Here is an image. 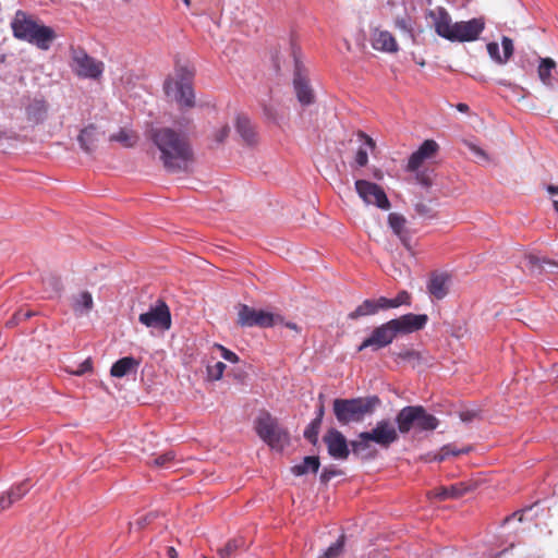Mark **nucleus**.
Wrapping results in <instances>:
<instances>
[{
  "label": "nucleus",
  "instance_id": "1",
  "mask_svg": "<svg viewBox=\"0 0 558 558\" xmlns=\"http://www.w3.org/2000/svg\"><path fill=\"white\" fill-rule=\"evenodd\" d=\"M149 137L158 148L159 159L170 173L190 172L195 161L186 134L171 128L151 129Z\"/></svg>",
  "mask_w": 558,
  "mask_h": 558
},
{
  "label": "nucleus",
  "instance_id": "2",
  "mask_svg": "<svg viewBox=\"0 0 558 558\" xmlns=\"http://www.w3.org/2000/svg\"><path fill=\"white\" fill-rule=\"evenodd\" d=\"M427 322L428 316L426 314L409 313L392 318L375 327L371 335L359 345L357 351L361 352L367 348L378 351L391 344L399 335H409L422 330Z\"/></svg>",
  "mask_w": 558,
  "mask_h": 558
},
{
  "label": "nucleus",
  "instance_id": "3",
  "mask_svg": "<svg viewBox=\"0 0 558 558\" xmlns=\"http://www.w3.org/2000/svg\"><path fill=\"white\" fill-rule=\"evenodd\" d=\"M380 404L377 396L360 397L352 399H335L332 410L337 421L341 425H348L352 422H361L366 415L372 414Z\"/></svg>",
  "mask_w": 558,
  "mask_h": 558
},
{
  "label": "nucleus",
  "instance_id": "4",
  "mask_svg": "<svg viewBox=\"0 0 558 558\" xmlns=\"http://www.w3.org/2000/svg\"><path fill=\"white\" fill-rule=\"evenodd\" d=\"M396 423L401 434H408L411 429L432 432L438 427L439 421L422 405H408L398 412Z\"/></svg>",
  "mask_w": 558,
  "mask_h": 558
},
{
  "label": "nucleus",
  "instance_id": "5",
  "mask_svg": "<svg viewBox=\"0 0 558 558\" xmlns=\"http://www.w3.org/2000/svg\"><path fill=\"white\" fill-rule=\"evenodd\" d=\"M193 72L187 68L177 69V80L167 78L163 89L167 96H173L174 100L181 108H193L195 105V96L192 87Z\"/></svg>",
  "mask_w": 558,
  "mask_h": 558
},
{
  "label": "nucleus",
  "instance_id": "6",
  "mask_svg": "<svg viewBox=\"0 0 558 558\" xmlns=\"http://www.w3.org/2000/svg\"><path fill=\"white\" fill-rule=\"evenodd\" d=\"M255 429L257 435L271 448L282 449L289 441L288 433L281 428L275 417L268 412H263L256 418Z\"/></svg>",
  "mask_w": 558,
  "mask_h": 558
},
{
  "label": "nucleus",
  "instance_id": "7",
  "mask_svg": "<svg viewBox=\"0 0 558 558\" xmlns=\"http://www.w3.org/2000/svg\"><path fill=\"white\" fill-rule=\"evenodd\" d=\"M71 68L82 78L98 80L101 77L105 65L87 54L82 48L71 49Z\"/></svg>",
  "mask_w": 558,
  "mask_h": 558
},
{
  "label": "nucleus",
  "instance_id": "8",
  "mask_svg": "<svg viewBox=\"0 0 558 558\" xmlns=\"http://www.w3.org/2000/svg\"><path fill=\"white\" fill-rule=\"evenodd\" d=\"M355 190L365 204L375 205L384 210L390 208V202L383 187L378 184L366 180H356Z\"/></svg>",
  "mask_w": 558,
  "mask_h": 558
},
{
  "label": "nucleus",
  "instance_id": "9",
  "mask_svg": "<svg viewBox=\"0 0 558 558\" xmlns=\"http://www.w3.org/2000/svg\"><path fill=\"white\" fill-rule=\"evenodd\" d=\"M141 324L146 327L169 330L171 328V313L167 303L158 300L156 305L138 317Z\"/></svg>",
  "mask_w": 558,
  "mask_h": 558
},
{
  "label": "nucleus",
  "instance_id": "10",
  "mask_svg": "<svg viewBox=\"0 0 558 558\" xmlns=\"http://www.w3.org/2000/svg\"><path fill=\"white\" fill-rule=\"evenodd\" d=\"M484 27L483 19L475 17L469 21L457 22L452 26L448 40L460 43L476 40L484 31Z\"/></svg>",
  "mask_w": 558,
  "mask_h": 558
},
{
  "label": "nucleus",
  "instance_id": "11",
  "mask_svg": "<svg viewBox=\"0 0 558 558\" xmlns=\"http://www.w3.org/2000/svg\"><path fill=\"white\" fill-rule=\"evenodd\" d=\"M238 324L242 327H271L274 326V315L263 310L256 311L246 304H240L238 311Z\"/></svg>",
  "mask_w": 558,
  "mask_h": 558
},
{
  "label": "nucleus",
  "instance_id": "12",
  "mask_svg": "<svg viewBox=\"0 0 558 558\" xmlns=\"http://www.w3.org/2000/svg\"><path fill=\"white\" fill-rule=\"evenodd\" d=\"M398 429L389 420L378 421L374 428L364 432L365 437L373 439L375 444L384 449H388L399 439Z\"/></svg>",
  "mask_w": 558,
  "mask_h": 558
},
{
  "label": "nucleus",
  "instance_id": "13",
  "mask_svg": "<svg viewBox=\"0 0 558 558\" xmlns=\"http://www.w3.org/2000/svg\"><path fill=\"white\" fill-rule=\"evenodd\" d=\"M328 453L336 460H347L350 454L349 444L343 434L335 428L329 429L323 438Z\"/></svg>",
  "mask_w": 558,
  "mask_h": 558
},
{
  "label": "nucleus",
  "instance_id": "14",
  "mask_svg": "<svg viewBox=\"0 0 558 558\" xmlns=\"http://www.w3.org/2000/svg\"><path fill=\"white\" fill-rule=\"evenodd\" d=\"M439 151V145L434 140H425L409 158L407 171L415 172L426 161L434 158Z\"/></svg>",
  "mask_w": 558,
  "mask_h": 558
},
{
  "label": "nucleus",
  "instance_id": "15",
  "mask_svg": "<svg viewBox=\"0 0 558 558\" xmlns=\"http://www.w3.org/2000/svg\"><path fill=\"white\" fill-rule=\"evenodd\" d=\"M371 45L374 50L385 53H397L399 51V45L392 33L380 27L371 31Z\"/></svg>",
  "mask_w": 558,
  "mask_h": 558
},
{
  "label": "nucleus",
  "instance_id": "16",
  "mask_svg": "<svg viewBox=\"0 0 558 558\" xmlns=\"http://www.w3.org/2000/svg\"><path fill=\"white\" fill-rule=\"evenodd\" d=\"M56 38L57 34L52 27L37 22L24 41L35 45L41 50H48Z\"/></svg>",
  "mask_w": 558,
  "mask_h": 558
},
{
  "label": "nucleus",
  "instance_id": "17",
  "mask_svg": "<svg viewBox=\"0 0 558 558\" xmlns=\"http://www.w3.org/2000/svg\"><path fill=\"white\" fill-rule=\"evenodd\" d=\"M433 22L435 32L442 38L448 39L454 23H452L451 16L444 7H436L429 10L427 13Z\"/></svg>",
  "mask_w": 558,
  "mask_h": 558
},
{
  "label": "nucleus",
  "instance_id": "18",
  "mask_svg": "<svg viewBox=\"0 0 558 558\" xmlns=\"http://www.w3.org/2000/svg\"><path fill=\"white\" fill-rule=\"evenodd\" d=\"M293 85L299 101L306 106L314 101V94L308 84L307 77L302 73L300 62L295 61Z\"/></svg>",
  "mask_w": 558,
  "mask_h": 558
},
{
  "label": "nucleus",
  "instance_id": "19",
  "mask_svg": "<svg viewBox=\"0 0 558 558\" xmlns=\"http://www.w3.org/2000/svg\"><path fill=\"white\" fill-rule=\"evenodd\" d=\"M36 23L37 21L34 20L31 15L24 11L19 10L11 22L13 36L20 40H25L33 31Z\"/></svg>",
  "mask_w": 558,
  "mask_h": 558
},
{
  "label": "nucleus",
  "instance_id": "20",
  "mask_svg": "<svg viewBox=\"0 0 558 558\" xmlns=\"http://www.w3.org/2000/svg\"><path fill=\"white\" fill-rule=\"evenodd\" d=\"M81 148L86 154H93L98 146L99 132L94 124H89L84 128L77 136Z\"/></svg>",
  "mask_w": 558,
  "mask_h": 558
},
{
  "label": "nucleus",
  "instance_id": "21",
  "mask_svg": "<svg viewBox=\"0 0 558 558\" xmlns=\"http://www.w3.org/2000/svg\"><path fill=\"white\" fill-rule=\"evenodd\" d=\"M380 310H386V305L381 303V296L377 300H364L354 311L349 313L348 318L355 320L360 317L377 314Z\"/></svg>",
  "mask_w": 558,
  "mask_h": 558
},
{
  "label": "nucleus",
  "instance_id": "22",
  "mask_svg": "<svg viewBox=\"0 0 558 558\" xmlns=\"http://www.w3.org/2000/svg\"><path fill=\"white\" fill-rule=\"evenodd\" d=\"M448 281L449 276L447 274H432L427 284L429 294L437 300L444 299L448 294Z\"/></svg>",
  "mask_w": 558,
  "mask_h": 558
},
{
  "label": "nucleus",
  "instance_id": "23",
  "mask_svg": "<svg viewBox=\"0 0 558 558\" xmlns=\"http://www.w3.org/2000/svg\"><path fill=\"white\" fill-rule=\"evenodd\" d=\"M364 432L357 435V438L350 442L351 450L354 456L365 459H373L376 457V450L372 449L373 439L365 437Z\"/></svg>",
  "mask_w": 558,
  "mask_h": 558
},
{
  "label": "nucleus",
  "instance_id": "24",
  "mask_svg": "<svg viewBox=\"0 0 558 558\" xmlns=\"http://www.w3.org/2000/svg\"><path fill=\"white\" fill-rule=\"evenodd\" d=\"M557 63L551 58H539V64L537 66V75L541 82L547 86H554V72H556Z\"/></svg>",
  "mask_w": 558,
  "mask_h": 558
},
{
  "label": "nucleus",
  "instance_id": "25",
  "mask_svg": "<svg viewBox=\"0 0 558 558\" xmlns=\"http://www.w3.org/2000/svg\"><path fill=\"white\" fill-rule=\"evenodd\" d=\"M388 223H389L390 228L392 229V231L395 232V234L401 240L403 245L407 248H410V243H409L410 238H409V234H408V231L405 228V225H407L405 218L400 214L391 213L388 216Z\"/></svg>",
  "mask_w": 558,
  "mask_h": 558
},
{
  "label": "nucleus",
  "instance_id": "26",
  "mask_svg": "<svg viewBox=\"0 0 558 558\" xmlns=\"http://www.w3.org/2000/svg\"><path fill=\"white\" fill-rule=\"evenodd\" d=\"M236 132L247 145L257 143V133L251 120L244 116H239L235 123Z\"/></svg>",
  "mask_w": 558,
  "mask_h": 558
},
{
  "label": "nucleus",
  "instance_id": "27",
  "mask_svg": "<svg viewBox=\"0 0 558 558\" xmlns=\"http://www.w3.org/2000/svg\"><path fill=\"white\" fill-rule=\"evenodd\" d=\"M470 486L463 482L452 484L448 487H439L435 489V497L439 500L458 499L469 492Z\"/></svg>",
  "mask_w": 558,
  "mask_h": 558
},
{
  "label": "nucleus",
  "instance_id": "28",
  "mask_svg": "<svg viewBox=\"0 0 558 558\" xmlns=\"http://www.w3.org/2000/svg\"><path fill=\"white\" fill-rule=\"evenodd\" d=\"M138 365L140 362L137 360L132 356H125L113 363L110 374L113 377L121 378L130 374L132 371H136Z\"/></svg>",
  "mask_w": 558,
  "mask_h": 558
},
{
  "label": "nucleus",
  "instance_id": "29",
  "mask_svg": "<svg viewBox=\"0 0 558 558\" xmlns=\"http://www.w3.org/2000/svg\"><path fill=\"white\" fill-rule=\"evenodd\" d=\"M357 136L364 141L365 146H361L357 149L354 160L359 167H365L368 162V149L373 151L376 147V143L371 136L362 131L357 133Z\"/></svg>",
  "mask_w": 558,
  "mask_h": 558
},
{
  "label": "nucleus",
  "instance_id": "30",
  "mask_svg": "<svg viewBox=\"0 0 558 558\" xmlns=\"http://www.w3.org/2000/svg\"><path fill=\"white\" fill-rule=\"evenodd\" d=\"M109 141L118 142L123 147H134L138 142V135L136 132L129 129H120L119 132L110 135Z\"/></svg>",
  "mask_w": 558,
  "mask_h": 558
},
{
  "label": "nucleus",
  "instance_id": "31",
  "mask_svg": "<svg viewBox=\"0 0 558 558\" xmlns=\"http://www.w3.org/2000/svg\"><path fill=\"white\" fill-rule=\"evenodd\" d=\"M320 461L319 458L316 456L305 457L303 459V462L300 464H296L291 468V472L296 475L301 476L308 472L316 473L319 469Z\"/></svg>",
  "mask_w": 558,
  "mask_h": 558
},
{
  "label": "nucleus",
  "instance_id": "32",
  "mask_svg": "<svg viewBox=\"0 0 558 558\" xmlns=\"http://www.w3.org/2000/svg\"><path fill=\"white\" fill-rule=\"evenodd\" d=\"M396 360H400L410 364L412 368H415L424 361L423 354L414 349H405L396 353Z\"/></svg>",
  "mask_w": 558,
  "mask_h": 558
},
{
  "label": "nucleus",
  "instance_id": "33",
  "mask_svg": "<svg viewBox=\"0 0 558 558\" xmlns=\"http://www.w3.org/2000/svg\"><path fill=\"white\" fill-rule=\"evenodd\" d=\"M245 542L242 537L228 541L223 547L217 550L219 558H232L236 551L244 547Z\"/></svg>",
  "mask_w": 558,
  "mask_h": 558
},
{
  "label": "nucleus",
  "instance_id": "34",
  "mask_svg": "<svg viewBox=\"0 0 558 558\" xmlns=\"http://www.w3.org/2000/svg\"><path fill=\"white\" fill-rule=\"evenodd\" d=\"M94 302L93 296L88 291H83L78 293L73 301V310L76 313H82L83 311L88 312L93 308Z\"/></svg>",
  "mask_w": 558,
  "mask_h": 558
},
{
  "label": "nucleus",
  "instance_id": "35",
  "mask_svg": "<svg viewBox=\"0 0 558 558\" xmlns=\"http://www.w3.org/2000/svg\"><path fill=\"white\" fill-rule=\"evenodd\" d=\"M381 303L386 305V310L397 308L401 305H410L411 304V294L403 290L400 291L395 299H388L386 296H381Z\"/></svg>",
  "mask_w": 558,
  "mask_h": 558
},
{
  "label": "nucleus",
  "instance_id": "36",
  "mask_svg": "<svg viewBox=\"0 0 558 558\" xmlns=\"http://www.w3.org/2000/svg\"><path fill=\"white\" fill-rule=\"evenodd\" d=\"M393 25L397 29L407 35L410 39H414V24L410 16H397L393 21Z\"/></svg>",
  "mask_w": 558,
  "mask_h": 558
},
{
  "label": "nucleus",
  "instance_id": "37",
  "mask_svg": "<svg viewBox=\"0 0 558 558\" xmlns=\"http://www.w3.org/2000/svg\"><path fill=\"white\" fill-rule=\"evenodd\" d=\"M149 464L158 469H171L177 464L175 453L173 451H167L154 458Z\"/></svg>",
  "mask_w": 558,
  "mask_h": 558
},
{
  "label": "nucleus",
  "instance_id": "38",
  "mask_svg": "<svg viewBox=\"0 0 558 558\" xmlns=\"http://www.w3.org/2000/svg\"><path fill=\"white\" fill-rule=\"evenodd\" d=\"M320 425L319 418H314L304 430V437L313 445H316L318 441Z\"/></svg>",
  "mask_w": 558,
  "mask_h": 558
},
{
  "label": "nucleus",
  "instance_id": "39",
  "mask_svg": "<svg viewBox=\"0 0 558 558\" xmlns=\"http://www.w3.org/2000/svg\"><path fill=\"white\" fill-rule=\"evenodd\" d=\"M28 489H29V485L25 481V482H22V483H20L17 485L13 486L8 492L5 497L12 499V505H13L15 501L20 500L23 496H25L26 493L28 492Z\"/></svg>",
  "mask_w": 558,
  "mask_h": 558
},
{
  "label": "nucleus",
  "instance_id": "40",
  "mask_svg": "<svg viewBox=\"0 0 558 558\" xmlns=\"http://www.w3.org/2000/svg\"><path fill=\"white\" fill-rule=\"evenodd\" d=\"M344 547V536L341 535L337 542L331 544L323 554L322 558H337Z\"/></svg>",
  "mask_w": 558,
  "mask_h": 558
},
{
  "label": "nucleus",
  "instance_id": "41",
  "mask_svg": "<svg viewBox=\"0 0 558 558\" xmlns=\"http://www.w3.org/2000/svg\"><path fill=\"white\" fill-rule=\"evenodd\" d=\"M414 209H415V213L420 217L428 218V219H433L436 217V214H435L434 209L432 208V206L426 203L420 202V203L415 204Z\"/></svg>",
  "mask_w": 558,
  "mask_h": 558
},
{
  "label": "nucleus",
  "instance_id": "42",
  "mask_svg": "<svg viewBox=\"0 0 558 558\" xmlns=\"http://www.w3.org/2000/svg\"><path fill=\"white\" fill-rule=\"evenodd\" d=\"M226 369V364L222 362H216L214 365L207 367L208 377L213 380H219Z\"/></svg>",
  "mask_w": 558,
  "mask_h": 558
},
{
  "label": "nucleus",
  "instance_id": "43",
  "mask_svg": "<svg viewBox=\"0 0 558 558\" xmlns=\"http://www.w3.org/2000/svg\"><path fill=\"white\" fill-rule=\"evenodd\" d=\"M43 282L46 289H49L54 294H59L62 290V282L58 277L49 276Z\"/></svg>",
  "mask_w": 558,
  "mask_h": 558
},
{
  "label": "nucleus",
  "instance_id": "44",
  "mask_svg": "<svg viewBox=\"0 0 558 558\" xmlns=\"http://www.w3.org/2000/svg\"><path fill=\"white\" fill-rule=\"evenodd\" d=\"M462 452H466V450H457L452 445H446L440 449L439 453L436 456V460L444 461L449 456H459Z\"/></svg>",
  "mask_w": 558,
  "mask_h": 558
},
{
  "label": "nucleus",
  "instance_id": "45",
  "mask_svg": "<svg viewBox=\"0 0 558 558\" xmlns=\"http://www.w3.org/2000/svg\"><path fill=\"white\" fill-rule=\"evenodd\" d=\"M501 46H502V50H504L502 57H504L505 63H506L513 54V50H514L513 41L511 38L504 36L501 39Z\"/></svg>",
  "mask_w": 558,
  "mask_h": 558
},
{
  "label": "nucleus",
  "instance_id": "46",
  "mask_svg": "<svg viewBox=\"0 0 558 558\" xmlns=\"http://www.w3.org/2000/svg\"><path fill=\"white\" fill-rule=\"evenodd\" d=\"M487 52L490 56L492 59H494L497 63L504 64L505 59L499 53V46L497 43H489L487 44Z\"/></svg>",
  "mask_w": 558,
  "mask_h": 558
},
{
  "label": "nucleus",
  "instance_id": "47",
  "mask_svg": "<svg viewBox=\"0 0 558 558\" xmlns=\"http://www.w3.org/2000/svg\"><path fill=\"white\" fill-rule=\"evenodd\" d=\"M416 181L424 187H429L433 184L430 173L426 170L416 172Z\"/></svg>",
  "mask_w": 558,
  "mask_h": 558
},
{
  "label": "nucleus",
  "instance_id": "48",
  "mask_svg": "<svg viewBox=\"0 0 558 558\" xmlns=\"http://www.w3.org/2000/svg\"><path fill=\"white\" fill-rule=\"evenodd\" d=\"M215 347L221 352V356L231 362V363H238L239 362V356L232 352L231 350L225 348L223 345L221 344H215Z\"/></svg>",
  "mask_w": 558,
  "mask_h": 558
},
{
  "label": "nucleus",
  "instance_id": "49",
  "mask_svg": "<svg viewBox=\"0 0 558 558\" xmlns=\"http://www.w3.org/2000/svg\"><path fill=\"white\" fill-rule=\"evenodd\" d=\"M230 128L229 125L225 124L219 130H217L214 134V138L217 143H223L225 140L229 136Z\"/></svg>",
  "mask_w": 558,
  "mask_h": 558
},
{
  "label": "nucleus",
  "instance_id": "50",
  "mask_svg": "<svg viewBox=\"0 0 558 558\" xmlns=\"http://www.w3.org/2000/svg\"><path fill=\"white\" fill-rule=\"evenodd\" d=\"M93 368L92 361L89 359L85 360L83 363H81L76 371L72 372V374L76 376H82L87 372H90Z\"/></svg>",
  "mask_w": 558,
  "mask_h": 558
},
{
  "label": "nucleus",
  "instance_id": "51",
  "mask_svg": "<svg viewBox=\"0 0 558 558\" xmlns=\"http://www.w3.org/2000/svg\"><path fill=\"white\" fill-rule=\"evenodd\" d=\"M547 191L550 194V196L553 197V205H554L556 213L558 214V186L548 185Z\"/></svg>",
  "mask_w": 558,
  "mask_h": 558
},
{
  "label": "nucleus",
  "instance_id": "52",
  "mask_svg": "<svg viewBox=\"0 0 558 558\" xmlns=\"http://www.w3.org/2000/svg\"><path fill=\"white\" fill-rule=\"evenodd\" d=\"M21 322H23L22 315L20 311L15 312L13 316L5 323V326L9 328H13L17 326Z\"/></svg>",
  "mask_w": 558,
  "mask_h": 558
},
{
  "label": "nucleus",
  "instance_id": "53",
  "mask_svg": "<svg viewBox=\"0 0 558 558\" xmlns=\"http://www.w3.org/2000/svg\"><path fill=\"white\" fill-rule=\"evenodd\" d=\"M337 475V472L333 470L324 469V471L320 474V481L323 483L329 482L333 476Z\"/></svg>",
  "mask_w": 558,
  "mask_h": 558
},
{
  "label": "nucleus",
  "instance_id": "54",
  "mask_svg": "<svg viewBox=\"0 0 558 558\" xmlns=\"http://www.w3.org/2000/svg\"><path fill=\"white\" fill-rule=\"evenodd\" d=\"M12 505V499L7 498L5 495L0 496V513Z\"/></svg>",
  "mask_w": 558,
  "mask_h": 558
},
{
  "label": "nucleus",
  "instance_id": "55",
  "mask_svg": "<svg viewBox=\"0 0 558 558\" xmlns=\"http://www.w3.org/2000/svg\"><path fill=\"white\" fill-rule=\"evenodd\" d=\"M523 513H524V511H523V510H522V511L513 512L511 515L506 517V518L504 519V523H507V522H509V521H510V520H512V519H518V521H522V519H523Z\"/></svg>",
  "mask_w": 558,
  "mask_h": 558
},
{
  "label": "nucleus",
  "instance_id": "56",
  "mask_svg": "<svg viewBox=\"0 0 558 558\" xmlns=\"http://www.w3.org/2000/svg\"><path fill=\"white\" fill-rule=\"evenodd\" d=\"M324 414H325V407H324V403L322 402L317 409L315 418H319V422L322 423Z\"/></svg>",
  "mask_w": 558,
  "mask_h": 558
},
{
  "label": "nucleus",
  "instance_id": "57",
  "mask_svg": "<svg viewBox=\"0 0 558 558\" xmlns=\"http://www.w3.org/2000/svg\"><path fill=\"white\" fill-rule=\"evenodd\" d=\"M473 416H474V414H473V413H471V412H469V411H466V412H461V413H460V417H461V420H462V421H464V422H469V421H471V420L473 418Z\"/></svg>",
  "mask_w": 558,
  "mask_h": 558
},
{
  "label": "nucleus",
  "instance_id": "58",
  "mask_svg": "<svg viewBox=\"0 0 558 558\" xmlns=\"http://www.w3.org/2000/svg\"><path fill=\"white\" fill-rule=\"evenodd\" d=\"M20 313L22 315L23 322L29 319L34 315V312H32V311L20 310Z\"/></svg>",
  "mask_w": 558,
  "mask_h": 558
},
{
  "label": "nucleus",
  "instance_id": "59",
  "mask_svg": "<svg viewBox=\"0 0 558 558\" xmlns=\"http://www.w3.org/2000/svg\"><path fill=\"white\" fill-rule=\"evenodd\" d=\"M457 109L461 112L469 111V106L466 104H458Z\"/></svg>",
  "mask_w": 558,
  "mask_h": 558
},
{
  "label": "nucleus",
  "instance_id": "60",
  "mask_svg": "<svg viewBox=\"0 0 558 558\" xmlns=\"http://www.w3.org/2000/svg\"><path fill=\"white\" fill-rule=\"evenodd\" d=\"M471 148L477 155H482V156L485 155L484 151L481 148H478V147L472 146Z\"/></svg>",
  "mask_w": 558,
  "mask_h": 558
},
{
  "label": "nucleus",
  "instance_id": "61",
  "mask_svg": "<svg viewBox=\"0 0 558 558\" xmlns=\"http://www.w3.org/2000/svg\"><path fill=\"white\" fill-rule=\"evenodd\" d=\"M168 554L171 558H175V556H177V551L173 547H169Z\"/></svg>",
  "mask_w": 558,
  "mask_h": 558
},
{
  "label": "nucleus",
  "instance_id": "62",
  "mask_svg": "<svg viewBox=\"0 0 558 558\" xmlns=\"http://www.w3.org/2000/svg\"><path fill=\"white\" fill-rule=\"evenodd\" d=\"M183 2H184V4H185L186 7H190V5H191V0H183Z\"/></svg>",
  "mask_w": 558,
  "mask_h": 558
},
{
  "label": "nucleus",
  "instance_id": "63",
  "mask_svg": "<svg viewBox=\"0 0 558 558\" xmlns=\"http://www.w3.org/2000/svg\"><path fill=\"white\" fill-rule=\"evenodd\" d=\"M288 326H289L290 328H293V329H295V328H296V325H295V324H289Z\"/></svg>",
  "mask_w": 558,
  "mask_h": 558
},
{
  "label": "nucleus",
  "instance_id": "64",
  "mask_svg": "<svg viewBox=\"0 0 558 558\" xmlns=\"http://www.w3.org/2000/svg\"><path fill=\"white\" fill-rule=\"evenodd\" d=\"M375 177H376L377 179H380V178H381L380 173H378V172H375Z\"/></svg>",
  "mask_w": 558,
  "mask_h": 558
}]
</instances>
